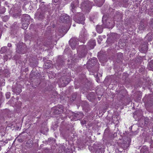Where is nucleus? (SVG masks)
I'll use <instances>...</instances> for the list:
<instances>
[{"label":"nucleus","mask_w":153,"mask_h":153,"mask_svg":"<svg viewBox=\"0 0 153 153\" xmlns=\"http://www.w3.org/2000/svg\"><path fill=\"white\" fill-rule=\"evenodd\" d=\"M16 52L19 54H24L26 52L27 48L26 45L22 42H19L17 45Z\"/></svg>","instance_id":"obj_1"},{"label":"nucleus","mask_w":153,"mask_h":153,"mask_svg":"<svg viewBox=\"0 0 153 153\" xmlns=\"http://www.w3.org/2000/svg\"><path fill=\"white\" fill-rule=\"evenodd\" d=\"M131 139L129 137H124L122 143L119 145L120 147L123 150H126L129 147L131 142Z\"/></svg>","instance_id":"obj_2"},{"label":"nucleus","mask_w":153,"mask_h":153,"mask_svg":"<svg viewBox=\"0 0 153 153\" xmlns=\"http://www.w3.org/2000/svg\"><path fill=\"white\" fill-rule=\"evenodd\" d=\"M73 18L74 20L78 23L83 24L84 23V21L85 20L83 14L80 13H79L75 16Z\"/></svg>","instance_id":"obj_3"},{"label":"nucleus","mask_w":153,"mask_h":153,"mask_svg":"<svg viewBox=\"0 0 153 153\" xmlns=\"http://www.w3.org/2000/svg\"><path fill=\"white\" fill-rule=\"evenodd\" d=\"M79 49H80L79 56L80 58L85 57L87 53V49L85 45H81L79 46Z\"/></svg>","instance_id":"obj_4"},{"label":"nucleus","mask_w":153,"mask_h":153,"mask_svg":"<svg viewBox=\"0 0 153 153\" xmlns=\"http://www.w3.org/2000/svg\"><path fill=\"white\" fill-rule=\"evenodd\" d=\"M102 22L104 23V22L105 23V26L106 27L110 28L111 27L112 25L113 22L111 20H110L107 15H104L102 17Z\"/></svg>","instance_id":"obj_5"},{"label":"nucleus","mask_w":153,"mask_h":153,"mask_svg":"<svg viewBox=\"0 0 153 153\" xmlns=\"http://www.w3.org/2000/svg\"><path fill=\"white\" fill-rule=\"evenodd\" d=\"M97 61V59L95 57L89 59L87 63V68L90 69L96 64Z\"/></svg>","instance_id":"obj_6"},{"label":"nucleus","mask_w":153,"mask_h":153,"mask_svg":"<svg viewBox=\"0 0 153 153\" xmlns=\"http://www.w3.org/2000/svg\"><path fill=\"white\" fill-rule=\"evenodd\" d=\"M70 16L66 14H63L61 16L60 18V22L63 23H68L70 22Z\"/></svg>","instance_id":"obj_7"},{"label":"nucleus","mask_w":153,"mask_h":153,"mask_svg":"<svg viewBox=\"0 0 153 153\" xmlns=\"http://www.w3.org/2000/svg\"><path fill=\"white\" fill-rule=\"evenodd\" d=\"M81 8L82 10L87 11L90 9V5L88 1L83 2L81 4Z\"/></svg>","instance_id":"obj_8"},{"label":"nucleus","mask_w":153,"mask_h":153,"mask_svg":"<svg viewBox=\"0 0 153 153\" xmlns=\"http://www.w3.org/2000/svg\"><path fill=\"white\" fill-rule=\"evenodd\" d=\"M119 35L115 33H112L110 34V36L107 39V41L110 42L111 43L113 42L114 40L118 39Z\"/></svg>","instance_id":"obj_9"},{"label":"nucleus","mask_w":153,"mask_h":153,"mask_svg":"<svg viewBox=\"0 0 153 153\" xmlns=\"http://www.w3.org/2000/svg\"><path fill=\"white\" fill-rule=\"evenodd\" d=\"M53 113L54 114H59L62 113L63 107L62 106L54 108L53 110Z\"/></svg>","instance_id":"obj_10"},{"label":"nucleus","mask_w":153,"mask_h":153,"mask_svg":"<svg viewBox=\"0 0 153 153\" xmlns=\"http://www.w3.org/2000/svg\"><path fill=\"white\" fill-rule=\"evenodd\" d=\"M77 42H78V39L76 38H71L69 40V45L73 49L76 48Z\"/></svg>","instance_id":"obj_11"},{"label":"nucleus","mask_w":153,"mask_h":153,"mask_svg":"<svg viewBox=\"0 0 153 153\" xmlns=\"http://www.w3.org/2000/svg\"><path fill=\"white\" fill-rule=\"evenodd\" d=\"M84 116L83 114L81 112H78L74 113L73 118L75 120H78L82 118Z\"/></svg>","instance_id":"obj_12"},{"label":"nucleus","mask_w":153,"mask_h":153,"mask_svg":"<svg viewBox=\"0 0 153 153\" xmlns=\"http://www.w3.org/2000/svg\"><path fill=\"white\" fill-rule=\"evenodd\" d=\"M62 81H61V83L62 85L63 86H65L68 84L70 81V79L68 78H67L65 76L62 77Z\"/></svg>","instance_id":"obj_13"},{"label":"nucleus","mask_w":153,"mask_h":153,"mask_svg":"<svg viewBox=\"0 0 153 153\" xmlns=\"http://www.w3.org/2000/svg\"><path fill=\"white\" fill-rule=\"evenodd\" d=\"M30 21V16L27 14H24L22 18V22H25L29 23Z\"/></svg>","instance_id":"obj_14"},{"label":"nucleus","mask_w":153,"mask_h":153,"mask_svg":"<svg viewBox=\"0 0 153 153\" xmlns=\"http://www.w3.org/2000/svg\"><path fill=\"white\" fill-rule=\"evenodd\" d=\"M29 62L30 65L32 67H36L38 64L37 60L35 59L33 60L32 58H30L29 59Z\"/></svg>","instance_id":"obj_15"},{"label":"nucleus","mask_w":153,"mask_h":153,"mask_svg":"<svg viewBox=\"0 0 153 153\" xmlns=\"http://www.w3.org/2000/svg\"><path fill=\"white\" fill-rule=\"evenodd\" d=\"M64 64V61L61 58V57H59L57 60L56 62V66L60 67Z\"/></svg>","instance_id":"obj_16"},{"label":"nucleus","mask_w":153,"mask_h":153,"mask_svg":"<svg viewBox=\"0 0 153 153\" xmlns=\"http://www.w3.org/2000/svg\"><path fill=\"white\" fill-rule=\"evenodd\" d=\"M12 89V91L14 93L17 94H19L22 91L21 86L20 85H17L15 88H13Z\"/></svg>","instance_id":"obj_17"},{"label":"nucleus","mask_w":153,"mask_h":153,"mask_svg":"<svg viewBox=\"0 0 153 153\" xmlns=\"http://www.w3.org/2000/svg\"><path fill=\"white\" fill-rule=\"evenodd\" d=\"M148 49V46L147 43H145L144 44L142 45L140 51L141 52L143 53H146Z\"/></svg>","instance_id":"obj_18"},{"label":"nucleus","mask_w":153,"mask_h":153,"mask_svg":"<svg viewBox=\"0 0 153 153\" xmlns=\"http://www.w3.org/2000/svg\"><path fill=\"white\" fill-rule=\"evenodd\" d=\"M78 4L79 2L77 0H75V1L72 2L71 3V7H72L71 10L73 13L75 12L74 9L78 6Z\"/></svg>","instance_id":"obj_19"},{"label":"nucleus","mask_w":153,"mask_h":153,"mask_svg":"<svg viewBox=\"0 0 153 153\" xmlns=\"http://www.w3.org/2000/svg\"><path fill=\"white\" fill-rule=\"evenodd\" d=\"M96 45L95 40L91 39L90 40L88 44V45L90 48V49H93Z\"/></svg>","instance_id":"obj_20"},{"label":"nucleus","mask_w":153,"mask_h":153,"mask_svg":"<svg viewBox=\"0 0 153 153\" xmlns=\"http://www.w3.org/2000/svg\"><path fill=\"white\" fill-rule=\"evenodd\" d=\"M147 24L145 22H141L139 27V30H144Z\"/></svg>","instance_id":"obj_21"},{"label":"nucleus","mask_w":153,"mask_h":153,"mask_svg":"<svg viewBox=\"0 0 153 153\" xmlns=\"http://www.w3.org/2000/svg\"><path fill=\"white\" fill-rule=\"evenodd\" d=\"M96 4L99 7H101L105 1V0H94Z\"/></svg>","instance_id":"obj_22"},{"label":"nucleus","mask_w":153,"mask_h":153,"mask_svg":"<svg viewBox=\"0 0 153 153\" xmlns=\"http://www.w3.org/2000/svg\"><path fill=\"white\" fill-rule=\"evenodd\" d=\"M45 12L44 11H41L38 13L37 17L39 20H42L45 18L44 16Z\"/></svg>","instance_id":"obj_23"},{"label":"nucleus","mask_w":153,"mask_h":153,"mask_svg":"<svg viewBox=\"0 0 153 153\" xmlns=\"http://www.w3.org/2000/svg\"><path fill=\"white\" fill-rule=\"evenodd\" d=\"M104 148L101 146H99L95 152V153H104Z\"/></svg>","instance_id":"obj_24"},{"label":"nucleus","mask_w":153,"mask_h":153,"mask_svg":"<svg viewBox=\"0 0 153 153\" xmlns=\"http://www.w3.org/2000/svg\"><path fill=\"white\" fill-rule=\"evenodd\" d=\"M123 57V54L121 53H118L117 55V62H120L121 61Z\"/></svg>","instance_id":"obj_25"},{"label":"nucleus","mask_w":153,"mask_h":153,"mask_svg":"<svg viewBox=\"0 0 153 153\" xmlns=\"http://www.w3.org/2000/svg\"><path fill=\"white\" fill-rule=\"evenodd\" d=\"M96 29L97 31L99 33H102L103 30V27L102 26L98 25L97 26Z\"/></svg>","instance_id":"obj_26"},{"label":"nucleus","mask_w":153,"mask_h":153,"mask_svg":"<svg viewBox=\"0 0 153 153\" xmlns=\"http://www.w3.org/2000/svg\"><path fill=\"white\" fill-rule=\"evenodd\" d=\"M52 65V64L51 63V62L48 61V62H46L45 63V68L46 69H48L51 67Z\"/></svg>","instance_id":"obj_27"},{"label":"nucleus","mask_w":153,"mask_h":153,"mask_svg":"<svg viewBox=\"0 0 153 153\" xmlns=\"http://www.w3.org/2000/svg\"><path fill=\"white\" fill-rule=\"evenodd\" d=\"M148 68L149 70L153 71V60L149 62Z\"/></svg>","instance_id":"obj_28"},{"label":"nucleus","mask_w":153,"mask_h":153,"mask_svg":"<svg viewBox=\"0 0 153 153\" xmlns=\"http://www.w3.org/2000/svg\"><path fill=\"white\" fill-rule=\"evenodd\" d=\"M148 148L146 146H144L140 149V153H148Z\"/></svg>","instance_id":"obj_29"},{"label":"nucleus","mask_w":153,"mask_h":153,"mask_svg":"<svg viewBox=\"0 0 153 153\" xmlns=\"http://www.w3.org/2000/svg\"><path fill=\"white\" fill-rule=\"evenodd\" d=\"M94 93L92 92L89 94L87 96V97L89 100H91L94 99Z\"/></svg>","instance_id":"obj_30"},{"label":"nucleus","mask_w":153,"mask_h":153,"mask_svg":"<svg viewBox=\"0 0 153 153\" xmlns=\"http://www.w3.org/2000/svg\"><path fill=\"white\" fill-rule=\"evenodd\" d=\"M87 34L85 32H83L82 33H81L80 36V37L81 38L82 40H85L86 38Z\"/></svg>","instance_id":"obj_31"},{"label":"nucleus","mask_w":153,"mask_h":153,"mask_svg":"<svg viewBox=\"0 0 153 153\" xmlns=\"http://www.w3.org/2000/svg\"><path fill=\"white\" fill-rule=\"evenodd\" d=\"M22 28L24 29H26L28 25H29V23H28L22 22Z\"/></svg>","instance_id":"obj_32"},{"label":"nucleus","mask_w":153,"mask_h":153,"mask_svg":"<svg viewBox=\"0 0 153 153\" xmlns=\"http://www.w3.org/2000/svg\"><path fill=\"white\" fill-rule=\"evenodd\" d=\"M7 50V47H3L1 48L0 52L1 53H4Z\"/></svg>","instance_id":"obj_33"},{"label":"nucleus","mask_w":153,"mask_h":153,"mask_svg":"<svg viewBox=\"0 0 153 153\" xmlns=\"http://www.w3.org/2000/svg\"><path fill=\"white\" fill-rule=\"evenodd\" d=\"M9 18V16H8L6 15L2 17V20L4 22H6L7 21Z\"/></svg>","instance_id":"obj_34"},{"label":"nucleus","mask_w":153,"mask_h":153,"mask_svg":"<svg viewBox=\"0 0 153 153\" xmlns=\"http://www.w3.org/2000/svg\"><path fill=\"white\" fill-rule=\"evenodd\" d=\"M6 11V9L4 7H0V14H3Z\"/></svg>","instance_id":"obj_35"},{"label":"nucleus","mask_w":153,"mask_h":153,"mask_svg":"<svg viewBox=\"0 0 153 153\" xmlns=\"http://www.w3.org/2000/svg\"><path fill=\"white\" fill-rule=\"evenodd\" d=\"M77 95V93H74L73 94L71 98V100L74 101L76 99Z\"/></svg>","instance_id":"obj_36"},{"label":"nucleus","mask_w":153,"mask_h":153,"mask_svg":"<svg viewBox=\"0 0 153 153\" xmlns=\"http://www.w3.org/2000/svg\"><path fill=\"white\" fill-rule=\"evenodd\" d=\"M48 131V129L46 127H45L44 128H43V130L41 131V132L45 133V132H47Z\"/></svg>","instance_id":"obj_37"},{"label":"nucleus","mask_w":153,"mask_h":153,"mask_svg":"<svg viewBox=\"0 0 153 153\" xmlns=\"http://www.w3.org/2000/svg\"><path fill=\"white\" fill-rule=\"evenodd\" d=\"M149 24L153 28V19H152L149 21Z\"/></svg>","instance_id":"obj_38"},{"label":"nucleus","mask_w":153,"mask_h":153,"mask_svg":"<svg viewBox=\"0 0 153 153\" xmlns=\"http://www.w3.org/2000/svg\"><path fill=\"white\" fill-rule=\"evenodd\" d=\"M81 123L82 125H84L86 123V121L84 120H82L81 121Z\"/></svg>","instance_id":"obj_39"},{"label":"nucleus","mask_w":153,"mask_h":153,"mask_svg":"<svg viewBox=\"0 0 153 153\" xmlns=\"http://www.w3.org/2000/svg\"><path fill=\"white\" fill-rule=\"evenodd\" d=\"M6 96L7 98L8 99L10 98V95L9 93H7L6 94Z\"/></svg>","instance_id":"obj_40"},{"label":"nucleus","mask_w":153,"mask_h":153,"mask_svg":"<svg viewBox=\"0 0 153 153\" xmlns=\"http://www.w3.org/2000/svg\"><path fill=\"white\" fill-rule=\"evenodd\" d=\"M150 146L152 148H153V140H151Z\"/></svg>","instance_id":"obj_41"},{"label":"nucleus","mask_w":153,"mask_h":153,"mask_svg":"<svg viewBox=\"0 0 153 153\" xmlns=\"http://www.w3.org/2000/svg\"><path fill=\"white\" fill-rule=\"evenodd\" d=\"M123 150L122 148H120H120L118 149V151L119 152H122Z\"/></svg>","instance_id":"obj_42"},{"label":"nucleus","mask_w":153,"mask_h":153,"mask_svg":"<svg viewBox=\"0 0 153 153\" xmlns=\"http://www.w3.org/2000/svg\"><path fill=\"white\" fill-rule=\"evenodd\" d=\"M7 46L8 47H10L12 46V45L10 43H8L7 45Z\"/></svg>","instance_id":"obj_43"},{"label":"nucleus","mask_w":153,"mask_h":153,"mask_svg":"<svg viewBox=\"0 0 153 153\" xmlns=\"http://www.w3.org/2000/svg\"><path fill=\"white\" fill-rule=\"evenodd\" d=\"M123 1L125 3H126L128 2V0H123Z\"/></svg>","instance_id":"obj_44"},{"label":"nucleus","mask_w":153,"mask_h":153,"mask_svg":"<svg viewBox=\"0 0 153 153\" xmlns=\"http://www.w3.org/2000/svg\"><path fill=\"white\" fill-rule=\"evenodd\" d=\"M136 112H134V113H133V114H134V117H135V114H136Z\"/></svg>","instance_id":"obj_45"},{"label":"nucleus","mask_w":153,"mask_h":153,"mask_svg":"<svg viewBox=\"0 0 153 153\" xmlns=\"http://www.w3.org/2000/svg\"><path fill=\"white\" fill-rule=\"evenodd\" d=\"M104 60L105 61V62H106L107 61L106 58H104Z\"/></svg>","instance_id":"obj_46"},{"label":"nucleus","mask_w":153,"mask_h":153,"mask_svg":"<svg viewBox=\"0 0 153 153\" xmlns=\"http://www.w3.org/2000/svg\"><path fill=\"white\" fill-rule=\"evenodd\" d=\"M51 140V138H49L48 140Z\"/></svg>","instance_id":"obj_47"},{"label":"nucleus","mask_w":153,"mask_h":153,"mask_svg":"<svg viewBox=\"0 0 153 153\" xmlns=\"http://www.w3.org/2000/svg\"><path fill=\"white\" fill-rule=\"evenodd\" d=\"M102 57H100V59L101 60V59L102 60Z\"/></svg>","instance_id":"obj_48"},{"label":"nucleus","mask_w":153,"mask_h":153,"mask_svg":"<svg viewBox=\"0 0 153 153\" xmlns=\"http://www.w3.org/2000/svg\"><path fill=\"white\" fill-rule=\"evenodd\" d=\"M1 1H0V7L1 6Z\"/></svg>","instance_id":"obj_49"},{"label":"nucleus","mask_w":153,"mask_h":153,"mask_svg":"<svg viewBox=\"0 0 153 153\" xmlns=\"http://www.w3.org/2000/svg\"><path fill=\"white\" fill-rule=\"evenodd\" d=\"M147 120H148L147 119H146V120H145L146 121V122H147V121H147Z\"/></svg>","instance_id":"obj_50"},{"label":"nucleus","mask_w":153,"mask_h":153,"mask_svg":"<svg viewBox=\"0 0 153 153\" xmlns=\"http://www.w3.org/2000/svg\"><path fill=\"white\" fill-rule=\"evenodd\" d=\"M147 120H148L147 119H146V120H145L146 121V122H147V121H147Z\"/></svg>","instance_id":"obj_51"},{"label":"nucleus","mask_w":153,"mask_h":153,"mask_svg":"<svg viewBox=\"0 0 153 153\" xmlns=\"http://www.w3.org/2000/svg\"><path fill=\"white\" fill-rule=\"evenodd\" d=\"M66 153H68V152L66 151ZM70 153H71V152Z\"/></svg>","instance_id":"obj_52"},{"label":"nucleus","mask_w":153,"mask_h":153,"mask_svg":"<svg viewBox=\"0 0 153 153\" xmlns=\"http://www.w3.org/2000/svg\"><path fill=\"white\" fill-rule=\"evenodd\" d=\"M44 45H45V46H47V45H46L45 43H44Z\"/></svg>","instance_id":"obj_53"},{"label":"nucleus","mask_w":153,"mask_h":153,"mask_svg":"<svg viewBox=\"0 0 153 153\" xmlns=\"http://www.w3.org/2000/svg\"><path fill=\"white\" fill-rule=\"evenodd\" d=\"M126 77H127L128 76V75L127 74H126Z\"/></svg>","instance_id":"obj_54"},{"label":"nucleus","mask_w":153,"mask_h":153,"mask_svg":"<svg viewBox=\"0 0 153 153\" xmlns=\"http://www.w3.org/2000/svg\"><path fill=\"white\" fill-rule=\"evenodd\" d=\"M20 14V13H19V14H18V15H19Z\"/></svg>","instance_id":"obj_55"},{"label":"nucleus","mask_w":153,"mask_h":153,"mask_svg":"<svg viewBox=\"0 0 153 153\" xmlns=\"http://www.w3.org/2000/svg\"><path fill=\"white\" fill-rule=\"evenodd\" d=\"M15 23H16V22H15V23H14V24H15Z\"/></svg>","instance_id":"obj_56"},{"label":"nucleus","mask_w":153,"mask_h":153,"mask_svg":"<svg viewBox=\"0 0 153 153\" xmlns=\"http://www.w3.org/2000/svg\"><path fill=\"white\" fill-rule=\"evenodd\" d=\"M125 81H126V79H125Z\"/></svg>","instance_id":"obj_57"}]
</instances>
